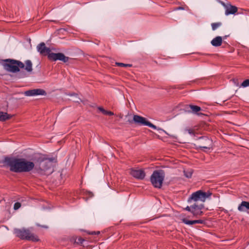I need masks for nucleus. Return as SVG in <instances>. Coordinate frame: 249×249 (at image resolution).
<instances>
[{
  "label": "nucleus",
  "instance_id": "nucleus-5",
  "mask_svg": "<svg viewBox=\"0 0 249 249\" xmlns=\"http://www.w3.org/2000/svg\"><path fill=\"white\" fill-rule=\"evenodd\" d=\"M5 70L11 72H17L19 71V68H24V64L19 61L14 60H6V63L4 64Z\"/></svg>",
  "mask_w": 249,
  "mask_h": 249
},
{
  "label": "nucleus",
  "instance_id": "nucleus-12",
  "mask_svg": "<svg viewBox=\"0 0 249 249\" xmlns=\"http://www.w3.org/2000/svg\"><path fill=\"white\" fill-rule=\"evenodd\" d=\"M130 174L134 178L139 179H142L145 177V174L142 170L139 169H131Z\"/></svg>",
  "mask_w": 249,
  "mask_h": 249
},
{
  "label": "nucleus",
  "instance_id": "nucleus-16",
  "mask_svg": "<svg viewBox=\"0 0 249 249\" xmlns=\"http://www.w3.org/2000/svg\"><path fill=\"white\" fill-rule=\"evenodd\" d=\"M182 221L184 224L189 225H192L195 224H203L204 223V221L202 220H189L185 218L182 219Z\"/></svg>",
  "mask_w": 249,
  "mask_h": 249
},
{
  "label": "nucleus",
  "instance_id": "nucleus-1",
  "mask_svg": "<svg viewBox=\"0 0 249 249\" xmlns=\"http://www.w3.org/2000/svg\"><path fill=\"white\" fill-rule=\"evenodd\" d=\"M4 166L9 167L10 171L16 172H28L35 169V164L23 158L5 157L3 161Z\"/></svg>",
  "mask_w": 249,
  "mask_h": 249
},
{
  "label": "nucleus",
  "instance_id": "nucleus-27",
  "mask_svg": "<svg viewBox=\"0 0 249 249\" xmlns=\"http://www.w3.org/2000/svg\"><path fill=\"white\" fill-rule=\"evenodd\" d=\"M186 131L191 135H194L195 134V131L193 129H186Z\"/></svg>",
  "mask_w": 249,
  "mask_h": 249
},
{
  "label": "nucleus",
  "instance_id": "nucleus-31",
  "mask_svg": "<svg viewBox=\"0 0 249 249\" xmlns=\"http://www.w3.org/2000/svg\"><path fill=\"white\" fill-rule=\"evenodd\" d=\"M233 82H234V83H235V84H236L235 83V80H233Z\"/></svg>",
  "mask_w": 249,
  "mask_h": 249
},
{
  "label": "nucleus",
  "instance_id": "nucleus-2",
  "mask_svg": "<svg viewBox=\"0 0 249 249\" xmlns=\"http://www.w3.org/2000/svg\"><path fill=\"white\" fill-rule=\"evenodd\" d=\"M212 193L210 191L203 192L202 190H198L193 193L188 199V203L192 202L201 201L204 202L207 198H209L212 196Z\"/></svg>",
  "mask_w": 249,
  "mask_h": 249
},
{
  "label": "nucleus",
  "instance_id": "nucleus-8",
  "mask_svg": "<svg viewBox=\"0 0 249 249\" xmlns=\"http://www.w3.org/2000/svg\"><path fill=\"white\" fill-rule=\"evenodd\" d=\"M48 58L52 60H61L64 62H66L69 60V57L65 56L62 53H49Z\"/></svg>",
  "mask_w": 249,
  "mask_h": 249
},
{
  "label": "nucleus",
  "instance_id": "nucleus-25",
  "mask_svg": "<svg viewBox=\"0 0 249 249\" xmlns=\"http://www.w3.org/2000/svg\"><path fill=\"white\" fill-rule=\"evenodd\" d=\"M241 86L243 87H247L249 86V79L245 80L242 83Z\"/></svg>",
  "mask_w": 249,
  "mask_h": 249
},
{
  "label": "nucleus",
  "instance_id": "nucleus-18",
  "mask_svg": "<svg viewBox=\"0 0 249 249\" xmlns=\"http://www.w3.org/2000/svg\"><path fill=\"white\" fill-rule=\"evenodd\" d=\"M238 210L239 211H245L246 210H249V202L247 201H242L239 205Z\"/></svg>",
  "mask_w": 249,
  "mask_h": 249
},
{
  "label": "nucleus",
  "instance_id": "nucleus-30",
  "mask_svg": "<svg viewBox=\"0 0 249 249\" xmlns=\"http://www.w3.org/2000/svg\"><path fill=\"white\" fill-rule=\"evenodd\" d=\"M99 234L100 233V232L99 231H97V232H93L92 233V234Z\"/></svg>",
  "mask_w": 249,
  "mask_h": 249
},
{
  "label": "nucleus",
  "instance_id": "nucleus-24",
  "mask_svg": "<svg viewBox=\"0 0 249 249\" xmlns=\"http://www.w3.org/2000/svg\"><path fill=\"white\" fill-rule=\"evenodd\" d=\"M115 64L116 66H119V67H130L131 66V65H130V64H124V63H119V62H116L115 63Z\"/></svg>",
  "mask_w": 249,
  "mask_h": 249
},
{
  "label": "nucleus",
  "instance_id": "nucleus-11",
  "mask_svg": "<svg viewBox=\"0 0 249 249\" xmlns=\"http://www.w3.org/2000/svg\"><path fill=\"white\" fill-rule=\"evenodd\" d=\"M204 206L203 204L197 205L196 203L192 205L191 213L194 216L197 215H201L202 214L203 212L201 211Z\"/></svg>",
  "mask_w": 249,
  "mask_h": 249
},
{
  "label": "nucleus",
  "instance_id": "nucleus-13",
  "mask_svg": "<svg viewBox=\"0 0 249 249\" xmlns=\"http://www.w3.org/2000/svg\"><path fill=\"white\" fill-rule=\"evenodd\" d=\"M133 120L134 123L141 124H152L146 118L142 116L135 115L133 116Z\"/></svg>",
  "mask_w": 249,
  "mask_h": 249
},
{
  "label": "nucleus",
  "instance_id": "nucleus-19",
  "mask_svg": "<svg viewBox=\"0 0 249 249\" xmlns=\"http://www.w3.org/2000/svg\"><path fill=\"white\" fill-rule=\"evenodd\" d=\"M98 108L99 110L104 115L112 116L114 115L113 112L106 110L102 107H99Z\"/></svg>",
  "mask_w": 249,
  "mask_h": 249
},
{
  "label": "nucleus",
  "instance_id": "nucleus-20",
  "mask_svg": "<svg viewBox=\"0 0 249 249\" xmlns=\"http://www.w3.org/2000/svg\"><path fill=\"white\" fill-rule=\"evenodd\" d=\"M11 117V116L7 113L0 111V121H4L10 119Z\"/></svg>",
  "mask_w": 249,
  "mask_h": 249
},
{
  "label": "nucleus",
  "instance_id": "nucleus-23",
  "mask_svg": "<svg viewBox=\"0 0 249 249\" xmlns=\"http://www.w3.org/2000/svg\"><path fill=\"white\" fill-rule=\"evenodd\" d=\"M221 25V23H213L212 24V27L213 30H216L218 27H219Z\"/></svg>",
  "mask_w": 249,
  "mask_h": 249
},
{
  "label": "nucleus",
  "instance_id": "nucleus-28",
  "mask_svg": "<svg viewBox=\"0 0 249 249\" xmlns=\"http://www.w3.org/2000/svg\"><path fill=\"white\" fill-rule=\"evenodd\" d=\"M185 209L186 210V211H188L189 212H190L191 213V211H192V206H187Z\"/></svg>",
  "mask_w": 249,
  "mask_h": 249
},
{
  "label": "nucleus",
  "instance_id": "nucleus-17",
  "mask_svg": "<svg viewBox=\"0 0 249 249\" xmlns=\"http://www.w3.org/2000/svg\"><path fill=\"white\" fill-rule=\"evenodd\" d=\"M222 42V38L221 36H217L214 38L211 41V44L213 46L218 47L221 45Z\"/></svg>",
  "mask_w": 249,
  "mask_h": 249
},
{
  "label": "nucleus",
  "instance_id": "nucleus-9",
  "mask_svg": "<svg viewBox=\"0 0 249 249\" xmlns=\"http://www.w3.org/2000/svg\"><path fill=\"white\" fill-rule=\"evenodd\" d=\"M24 94L27 96H33L36 95H46V92L42 89H37L26 91Z\"/></svg>",
  "mask_w": 249,
  "mask_h": 249
},
{
  "label": "nucleus",
  "instance_id": "nucleus-21",
  "mask_svg": "<svg viewBox=\"0 0 249 249\" xmlns=\"http://www.w3.org/2000/svg\"><path fill=\"white\" fill-rule=\"evenodd\" d=\"M25 69L28 72L32 71V63L30 60H26L25 62Z\"/></svg>",
  "mask_w": 249,
  "mask_h": 249
},
{
  "label": "nucleus",
  "instance_id": "nucleus-14",
  "mask_svg": "<svg viewBox=\"0 0 249 249\" xmlns=\"http://www.w3.org/2000/svg\"><path fill=\"white\" fill-rule=\"evenodd\" d=\"M37 51L42 55H48L49 56V53L51 52V50L47 48L45 46V44L44 43L42 42L38 44L37 46Z\"/></svg>",
  "mask_w": 249,
  "mask_h": 249
},
{
  "label": "nucleus",
  "instance_id": "nucleus-4",
  "mask_svg": "<svg viewBox=\"0 0 249 249\" xmlns=\"http://www.w3.org/2000/svg\"><path fill=\"white\" fill-rule=\"evenodd\" d=\"M14 232L17 237L22 239H27L34 242L39 240L37 236L31 233L28 230L15 229Z\"/></svg>",
  "mask_w": 249,
  "mask_h": 249
},
{
  "label": "nucleus",
  "instance_id": "nucleus-7",
  "mask_svg": "<svg viewBox=\"0 0 249 249\" xmlns=\"http://www.w3.org/2000/svg\"><path fill=\"white\" fill-rule=\"evenodd\" d=\"M186 108L188 112L198 116L204 115V113L203 112L204 110L198 106L193 105H189L186 107Z\"/></svg>",
  "mask_w": 249,
  "mask_h": 249
},
{
  "label": "nucleus",
  "instance_id": "nucleus-3",
  "mask_svg": "<svg viewBox=\"0 0 249 249\" xmlns=\"http://www.w3.org/2000/svg\"><path fill=\"white\" fill-rule=\"evenodd\" d=\"M164 177V173L162 170L155 171L150 178L151 183L155 187L160 188L162 186Z\"/></svg>",
  "mask_w": 249,
  "mask_h": 249
},
{
  "label": "nucleus",
  "instance_id": "nucleus-22",
  "mask_svg": "<svg viewBox=\"0 0 249 249\" xmlns=\"http://www.w3.org/2000/svg\"><path fill=\"white\" fill-rule=\"evenodd\" d=\"M184 174L185 177L188 178H190L192 177L193 174V171L192 169H189L188 170H184Z\"/></svg>",
  "mask_w": 249,
  "mask_h": 249
},
{
  "label": "nucleus",
  "instance_id": "nucleus-10",
  "mask_svg": "<svg viewBox=\"0 0 249 249\" xmlns=\"http://www.w3.org/2000/svg\"><path fill=\"white\" fill-rule=\"evenodd\" d=\"M221 3L225 8V15L228 16L231 14H234L237 11V8L230 4H225L223 2Z\"/></svg>",
  "mask_w": 249,
  "mask_h": 249
},
{
  "label": "nucleus",
  "instance_id": "nucleus-6",
  "mask_svg": "<svg viewBox=\"0 0 249 249\" xmlns=\"http://www.w3.org/2000/svg\"><path fill=\"white\" fill-rule=\"evenodd\" d=\"M52 161L53 160L51 159H39L37 160L38 163H36L35 165V170L39 174H43L44 172L51 167L52 165L51 161Z\"/></svg>",
  "mask_w": 249,
  "mask_h": 249
},
{
  "label": "nucleus",
  "instance_id": "nucleus-29",
  "mask_svg": "<svg viewBox=\"0 0 249 249\" xmlns=\"http://www.w3.org/2000/svg\"><path fill=\"white\" fill-rule=\"evenodd\" d=\"M150 127H151V128H153V129H157V126L156 125H149Z\"/></svg>",
  "mask_w": 249,
  "mask_h": 249
},
{
  "label": "nucleus",
  "instance_id": "nucleus-15",
  "mask_svg": "<svg viewBox=\"0 0 249 249\" xmlns=\"http://www.w3.org/2000/svg\"><path fill=\"white\" fill-rule=\"evenodd\" d=\"M212 147V141L211 140L208 138H205L202 139V142H201V144L199 145V147L201 149H210Z\"/></svg>",
  "mask_w": 249,
  "mask_h": 249
},
{
  "label": "nucleus",
  "instance_id": "nucleus-26",
  "mask_svg": "<svg viewBox=\"0 0 249 249\" xmlns=\"http://www.w3.org/2000/svg\"><path fill=\"white\" fill-rule=\"evenodd\" d=\"M21 207V204L19 202H16L14 205V209L15 210H18Z\"/></svg>",
  "mask_w": 249,
  "mask_h": 249
}]
</instances>
